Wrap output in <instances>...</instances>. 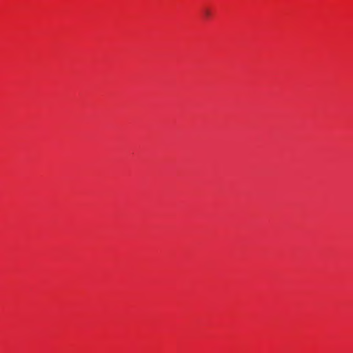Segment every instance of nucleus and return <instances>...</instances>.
Returning a JSON list of instances; mask_svg holds the SVG:
<instances>
[{
	"label": "nucleus",
	"instance_id": "nucleus-1",
	"mask_svg": "<svg viewBox=\"0 0 353 353\" xmlns=\"http://www.w3.org/2000/svg\"><path fill=\"white\" fill-rule=\"evenodd\" d=\"M203 14H204V16H205L206 18H209V17H210V16H211V11L210 10V9H208V8H205V9L203 10Z\"/></svg>",
	"mask_w": 353,
	"mask_h": 353
}]
</instances>
